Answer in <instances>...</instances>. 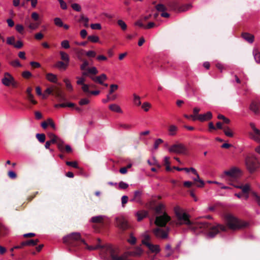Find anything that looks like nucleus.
<instances>
[{"mask_svg": "<svg viewBox=\"0 0 260 260\" xmlns=\"http://www.w3.org/2000/svg\"><path fill=\"white\" fill-rule=\"evenodd\" d=\"M46 78L48 81L53 83H56L57 80L56 76L52 73L47 74Z\"/></svg>", "mask_w": 260, "mask_h": 260, "instance_id": "obj_37", "label": "nucleus"}, {"mask_svg": "<svg viewBox=\"0 0 260 260\" xmlns=\"http://www.w3.org/2000/svg\"><path fill=\"white\" fill-rule=\"evenodd\" d=\"M78 21L79 22H83L84 26L85 27H88L89 19L87 17H85L84 15L82 14L80 16V18L79 19Z\"/></svg>", "mask_w": 260, "mask_h": 260, "instance_id": "obj_39", "label": "nucleus"}, {"mask_svg": "<svg viewBox=\"0 0 260 260\" xmlns=\"http://www.w3.org/2000/svg\"><path fill=\"white\" fill-rule=\"evenodd\" d=\"M194 175L196 176V177L192 178V179L193 180V181H194V182L195 183H197V182L199 183V184H196L197 186L198 187H204V186L205 185V183H204L203 180H201L200 179L199 175L198 174V173H197V174H195Z\"/></svg>", "mask_w": 260, "mask_h": 260, "instance_id": "obj_26", "label": "nucleus"}, {"mask_svg": "<svg viewBox=\"0 0 260 260\" xmlns=\"http://www.w3.org/2000/svg\"><path fill=\"white\" fill-rule=\"evenodd\" d=\"M165 206L162 204H159L153 208L154 211L157 214H160L163 213Z\"/></svg>", "mask_w": 260, "mask_h": 260, "instance_id": "obj_33", "label": "nucleus"}, {"mask_svg": "<svg viewBox=\"0 0 260 260\" xmlns=\"http://www.w3.org/2000/svg\"><path fill=\"white\" fill-rule=\"evenodd\" d=\"M53 90L50 88H47L45 91H44V94L42 95L43 99H46L47 96V95L52 94Z\"/></svg>", "mask_w": 260, "mask_h": 260, "instance_id": "obj_50", "label": "nucleus"}, {"mask_svg": "<svg viewBox=\"0 0 260 260\" xmlns=\"http://www.w3.org/2000/svg\"><path fill=\"white\" fill-rule=\"evenodd\" d=\"M242 37L249 43H252L254 40V35L248 32H243L241 35Z\"/></svg>", "mask_w": 260, "mask_h": 260, "instance_id": "obj_21", "label": "nucleus"}, {"mask_svg": "<svg viewBox=\"0 0 260 260\" xmlns=\"http://www.w3.org/2000/svg\"><path fill=\"white\" fill-rule=\"evenodd\" d=\"M87 39L89 41L92 43H96L99 41V38L96 36H89L87 37Z\"/></svg>", "mask_w": 260, "mask_h": 260, "instance_id": "obj_42", "label": "nucleus"}, {"mask_svg": "<svg viewBox=\"0 0 260 260\" xmlns=\"http://www.w3.org/2000/svg\"><path fill=\"white\" fill-rule=\"evenodd\" d=\"M135 25L139 26V27L144 28L145 29H150L153 28L155 26V24L153 22H150L147 24V25H145L142 22V20H138V21H137L135 22Z\"/></svg>", "mask_w": 260, "mask_h": 260, "instance_id": "obj_20", "label": "nucleus"}, {"mask_svg": "<svg viewBox=\"0 0 260 260\" xmlns=\"http://www.w3.org/2000/svg\"><path fill=\"white\" fill-rule=\"evenodd\" d=\"M71 7L73 10L77 12H80L81 10V6L79 4L76 3L72 4Z\"/></svg>", "mask_w": 260, "mask_h": 260, "instance_id": "obj_58", "label": "nucleus"}, {"mask_svg": "<svg viewBox=\"0 0 260 260\" xmlns=\"http://www.w3.org/2000/svg\"><path fill=\"white\" fill-rule=\"evenodd\" d=\"M10 64L14 67H21L22 64L20 63L18 59H15L10 62Z\"/></svg>", "mask_w": 260, "mask_h": 260, "instance_id": "obj_47", "label": "nucleus"}, {"mask_svg": "<svg viewBox=\"0 0 260 260\" xmlns=\"http://www.w3.org/2000/svg\"><path fill=\"white\" fill-rule=\"evenodd\" d=\"M245 163L247 169L250 173L254 172L259 166V162L254 156H247Z\"/></svg>", "mask_w": 260, "mask_h": 260, "instance_id": "obj_5", "label": "nucleus"}, {"mask_svg": "<svg viewBox=\"0 0 260 260\" xmlns=\"http://www.w3.org/2000/svg\"><path fill=\"white\" fill-rule=\"evenodd\" d=\"M118 125L120 127H121L126 130H129L133 127V125L130 124L119 123Z\"/></svg>", "mask_w": 260, "mask_h": 260, "instance_id": "obj_44", "label": "nucleus"}, {"mask_svg": "<svg viewBox=\"0 0 260 260\" xmlns=\"http://www.w3.org/2000/svg\"><path fill=\"white\" fill-rule=\"evenodd\" d=\"M252 194L254 198V200L257 203V204L258 205V206H260V196L257 195L255 192H253L252 193Z\"/></svg>", "mask_w": 260, "mask_h": 260, "instance_id": "obj_64", "label": "nucleus"}, {"mask_svg": "<svg viewBox=\"0 0 260 260\" xmlns=\"http://www.w3.org/2000/svg\"><path fill=\"white\" fill-rule=\"evenodd\" d=\"M59 54L60 55V58L61 60L64 62H67V63H69L70 61L69 55L63 51H60Z\"/></svg>", "mask_w": 260, "mask_h": 260, "instance_id": "obj_38", "label": "nucleus"}, {"mask_svg": "<svg viewBox=\"0 0 260 260\" xmlns=\"http://www.w3.org/2000/svg\"><path fill=\"white\" fill-rule=\"evenodd\" d=\"M223 132L225 136L227 137L232 138L233 137L234 134L231 128L227 126H225L223 127Z\"/></svg>", "mask_w": 260, "mask_h": 260, "instance_id": "obj_36", "label": "nucleus"}, {"mask_svg": "<svg viewBox=\"0 0 260 260\" xmlns=\"http://www.w3.org/2000/svg\"><path fill=\"white\" fill-rule=\"evenodd\" d=\"M171 220V217L166 213L163 215L156 217L155 224L158 226H165L168 222Z\"/></svg>", "mask_w": 260, "mask_h": 260, "instance_id": "obj_8", "label": "nucleus"}, {"mask_svg": "<svg viewBox=\"0 0 260 260\" xmlns=\"http://www.w3.org/2000/svg\"><path fill=\"white\" fill-rule=\"evenodd\" d=\"M193 120H199L201 122L207 121L212 118V114L211 112H207L204 114L198 115L197 116L190 115Z\"/></svg>", "mask_w": 260, "mask_h": 260, "instance_id": "obj_13", "label": "nucleus"}, {"mask_svg": "<svg viewBox=\"0 0 260 260\" xmlns=\"http://www.w3.org/2000/svg\"><path fill=\"white\" fill-rule=\"evenodd\" d=\"M48 135L50 139V141L52 142V144H56L57 148L60 151H63L64 142L53 133H49Z\"/></svg>", "mask_w": 260, "mask_h": 260, "instance_id": "obj_9", "label": "nucleus"}, {"mask_svg": "<svg viewBox=\"0 0 260 260\" xmlns=\"http://www.w3.org/2000/svg\"><path fill=\"white\" fill-rule=\"evenodd\" d=\"M6 228L0 223V236H4L6 234Z\"/></svg>", "mask_w": 260, "mask_h": 260, "instance_id": "obj_62", "label": "nucleus"}, {"mask_svg": "<svg viewBox=\"0 0 260 260\" xmlns=\"http://www.w3.org/2000/svg\"><path fill=\"white\" fill-rule=\"evenodd\" d=\"M136 238L131 233L129 236V238L127 240V242L132 245H134L136 244Z\"/></svg>", "mask_w": 260, "mask_h": 260, "instance_id": "obj_48", "label": "nucleus"}, {"mask_svg": "<svg viewBox=\"0 0 260 260\" xmlns=\"http://www.w3.org/2000/svg\"><path fill=\"white\" fill-rule=\"evenodd\" d=\"M117 24L121 27L122 30H125L127 28V25L126 23L122 20H118L117 21Z\"/></svg>", "mask_w": 260, "mask_h": 260, "instance_id": "obj_43", "label": "nucleus"}, {"mask_svg": "<svg viewBox=\"0 0 260 260\" xmlns=\"http://www.w3.org/2000/svg\"><path fill=\"white\" fill-rule=\"evenodd\" d=\"M32 88L30 87H28L26 89V92L28 100L34 105L37 104V102L34 100V95L31 94Z\"/></svg>", "mask_w": 260, "mask_h": 260, "instance_id": "obj_23", "label": "nucleus"}, {"mask_svg": "<svg viewBox=\"0 0 260 260\" xmlns=\"http://www.w3.org/2000/svg\"><path fill=\"white\" fill-rule=\"evenodd\" d=\"M174 211L178 220L176 225L186 224L195 233L204 232L208 237L213 238L220 232H225L227 230V227L222 224L213 225L204 221L192 222L189 220V215L178 207L174 208Z\"/></svg>", "mask_w": 260, "mask_h": 260, "instance_id": "obj_1", "label": "nucleus"}, {"mask_svg": "<svg viewBox=\"0 0 260 260\" xmlns=\"http://www.w3.org/2000/svg\"><path fill=\"white\" fill-rule=\"evenodd\" d=\"M142 244L146 246L152 252L158 253L160 252V249L158 245H153L149 242L142 241Z\"/></svg>", "mask_w": 260, "mask_h": 260, "instance_id": "obj_14", "label": "nucleus"}, {"mask_svg": "<svg viewBox=\"0 0 260 260\" xmlns=\"http://www.w3.org/2000/svg\"><path fill=\"white\" fill-rule=\"evenodd\" d=\"M135 256H140L143 253V250L140 247H137L134 251Z\"/></svg>", "mask_w": 260, "mask_h": 260, "instance_id": "obj_51", "label": "nucleus"}, {"mask_svg": "<svg viewBox=\"0 0 260 260\" xmlns=\"http://www.w3.org/2000/svg\"><path fill=\"white\" fill-rule=\"evenodd\" d=\"M156 9L158 11L165 12L167 10V8L162 4H158L155 6Z\"/></svg>", "mask_w": 260, "mask_h": 260, "instance_id": "obj_46", "label": "nucleus"}, {"mask_svg": "<svg viewBox=\"0 0 260 260\" xmlns=\"http://www.w3.org/2000/svg\"><path fill=\"white\" fill-rule=\"evenodd\" d=\"M134 96V104L138 106H139L141 105V102L140 101V97L137 95L136 94L134 93L133 94Z\"/></svg>", "mask_w": 260, "mask_h": 260, "instance_id": "obj_41", "label": "nucleus"}, {"mask_svg": "<svg viewBox=\"0 0 260 260\" xmlns=\"http://www.w3.org/2000/svg\"><path fill=\"white\" fill-rule=\"evenodd\" d=\"M168 6L171 10L178 12L179 6L178 2L177 1H173L172 2H170L168 4Z\"/></svg>", "mask_w": 260, "mask_h": 260, "instance_id": "obj_22", "label": "nucleus"}, {"mask_svg": "<svg viewBox=\"0 0 260 260\" xmlns=\"http://www.w3.org/2000/svg\"><path fill=\"white\" fill-rule=\"evenodd\" d=\"M117 226L122 231H125L129 227L127 221L123 217H118L116 218Z\"/></svg>", "mask_w": 260, "mask_h": 260, "instance_id": "obj_11", "label": "nucleus"}, {"mask_svg": "<svg viewBox=\"0 0 260 260\" xmlns=\"http://www.w3.org/2000/svg\"><path fill=\"white\" fill-rule=\"evenodd\" d=\"M90 78L95 82L100 84H104L103 81L107 79V76L105 74H102L99 76H90Z\"/></svg>", "mask_w": 260, "mask_h": 260, "instance_id": "obj_19", "label": "nucleus"}, {"mask_svg": "<svg viewBox=\"0 0 260 260\" xmlns=\"http://www.w3.org/2000/svg\"><path fill=\"white\" fill-rule=\"evenodd\" d=\"M150 107L151 104L148 102H145L142 105V108L146 112L148 111Z\"/></svg>", "mask_w": 260, "mask_h": 260, "instance_id": "obj_57", "label": "nucleus"}, {"mask_svg": "<svg viewBox=\"0 0 260 260\" xmlns=\"http://www.w3.org/2000/svg\"><path fill=\"white\" fill-rule=\"evenodd\" d=\"M66 164L67 166H71L74 168H78V165L76 161H67Z\"/></svg>", "mask_w": 260, "mask_h": 260, "instance_id": "obj_56", "label": "nucleus"}, {"mask_svg": "<svg viewBox=\"0 0 260 260\" xmlns=\"http://www.w3.org/2000/svg\"><path fill=\"white\" fill-rule=\"evenodd\" d=\"M58 102H62L67 101V98L63 92L59 88H57L53 93Z\"/></svg>", "mask_w": 260, "mask_h": 260, "instance_id": "obj_16", "label": "nucleus"}, {"mask_svg": "<svg viewBox=\"0 0 260 260\" xmlns=\"http://www.w3.org/2000/svg\"><path fill=\"white\" fill-rule=\"evenodd\" d=\"M77 83L82 85V89L84 93L89 92V85L84 83L85 79L83 77H78Z\"/></svg>", "mask_w": 260, "mask_h": 260, "instance_id": "obj_18", "label": "nucleus"}, {"mask_svg": "<svg viewBox=\"0 0 260 260\" xmlns=\"http://www.w3.org/2000/svg\"><path fill=\"white\" fill-rule=\"evenodd\" d=\"M148 215V212L146 211H138L136 213L137 217V220L138 221H141L144 218L146 217Z\"/></svg>", "mask_w": 260, "mask_h": 260, "instance_id": "obj_28", "label": "nucleus"}, {"mask_svg": "<svg viewBox=\"0 0 260 260\" xmlns=\"http://www.w3.org/2000/svg\"><path fill=\"white\" fill-rule=\"evenodd\" d=\"M253 55L255 62L257 63H260V52L257 49L253 50Z\"/></svg>", "mask_w": 260, "mask_h": 260, "instance_id": "obj_34", "label": "nucleus"}, {"mask_svg": "<svg viewBox=\"0 0 260 260\" xmlns=\"http://www.w3.org/2000/svg\"><path fill=\"white\" fill-rule=\"evenodd\" d=\"M171 153H175L179 154L186 155L187 153L186 147L181 143H177L172 145L169 149Z\"/></svg>", "mask_w": 260, "mask_h": 260, "instance_id": "obj_6", "label": "nucleus"}, {"mask_svg": "<svg viewBox=\"0 0 260 260\" xmlns=\"http://www.w3.org/2000/svg\"><path fill=\"white\" fill-rule=\"evenodd\" d=\"M15 41V38L14 36H12L10 37H8L7 39V43L10 45H14Z\"/></svg>", "mask_w": 260, "mask_h": 260, "instance_id": "obj_55", "label": "nucleus"}, {"mask_svg": "<svg viewBox=\"0 0 260 260\" xmlns=\"http://www.w3.org/2000/svg\"><path fill=\"white\" fill-rule=\"evenodd\" d=\"M36 137L38 140L41 143L45 141L46 136L44 134H37Z\"/></svg>", "mask_w": 260, "mask_h": 260, "instance_id": "obj_40", "label": "nucleus"}, {"mask_svg": "<svg viewBox=\"0 0 260 260\" xmlns=\"http://www.w3.org/2000/svg\"><path fill=\"white\" fill-rule=\"evenodd\" d=\"M83 52H84L83 50H81L78 51V58L80 61L83 62V63L80 66V69L82 71H85V70L86 71L87 70L86 67L89 66V62L86 59L83 58L81 56V55L83 54Z\"/></svg>", "mask_w": 260, "mask_h": 260, "instance_id": "obj_15", "label": "nucleus"}, {"mask_svg": "<svg viewBox=\"0 0 260 260\" xmlns=\"http://www.w3.org/2000/svg\"><path fill=\"white\" fill-rule=\"evenodd\" d=\"M22 76L24 78L28 79L32 76V74L30 72L26 71L22 73Z\"/></svg>", "mask_w": 260, "mask_h": 260, "instance_id": "obj_61", "label": "nucleus"}, {"mask_svg": "<svg viewBox=\"0 0 260 260\" xmlns=\"http://www.w3.org/2000/svg\"><path fill=\"white\" fill-rule=\"evenodd\" d=\"M109 108L111 111H112L113 112H117V113H122V111L121 108L119 106H118L117 104H111L109 106Z\"/></svg>", "mask_w": 260, "mask_h": 260, "instance_id": "obj_24", "label": "nucleus"}, {"mask_svg": "<svg viewBox=\"0 0 260 260\" xmlns=\"http://www.w3.org/2000/svg\"><path fill=\"white\" fill-rule=\"evenodd\" d=\"M224 175L225 176V180L229 182L230 184L236 188L241 189L243 193H249L250 186L248 184L243 185L238 182V180L241 175V171L239 169L233 167L229 170L225 171Z\"/></svg>", "mask_w": 260, "mask_h": 260, "instance_id": "obj_2", "label": "nucleus"}, {"mask_svg": "<svg viewBox=\"0 0 260 260\" xmlns=\"http://www.w3.org/2000/svg\"><path fill=\"white\" fill-rule=\"evenodd\" d=\"M61 46L64 49H68L70 47L69 42L68 40H63L61 43Z\"/></svg>", "mask_w": 260, "mask_h": 260, "instance_id": "obj_59", "label": "nucleus"}, {"mask_svg": "<svg viewBox=\"0 0 260 260\" xmlns=\"http://www.w3.org/2000/svg\"><path fill=\"white\" fill-rule=\"evenodd\" d=\"M118 88V86L116 84H111L110 86V90L109 92V94H112L115 90H116Z\"/></svg>", "mask_w": 260, "mask_h": 260, "instance_id": "obj_52", "label": "nucleus"}, {"mask_svg": "<svg viewBox=\"0 0 260 260\" xmlns=\"http://www.w3.org/2000/svg\"><path fill=\"white\" fill-rule=\"evenodd\" d=\"M54 22L55 24L57 26L61 27L63 26V22L61 19L57 17L54 18Z\"/></svg>", "mask_w": 260, "mask_h": 260, "instance_id": "obj_54", "label": "nucleus"}, {"mask_svg": "<svg viewBox=\"0 0 260 260\" xmlns=\"http://www.w3.org/2000/svg\"><path fill=\"white\" fill-rule=\"evenodd\" d=\"M39 242V240L37 239H30L28 240H26L24 241L23 245H26V246H35L37 245V244Z\"/></svg>", "mask_w": 260, "mask_h": 260, "instance_id": "obj_32", "label": "nucleus"}, {"mask_svg": "<svg viewBox=\"0 0 260 260\" xmlns=\"http://www.w3.org/2000/svg\"><path fill=\"white\" fill-rule=\"evenodd\" d=\"M3 84L6 86H9L12 85L14 87H16V83L15 81L14 78L9 73H5L4 77L2 80Z\"/></svg>", "mask_w": 260, "mask_h": 260, "instance_id": "obj_10", "label": "nucleus"}, {"mask_svg": "<svg viewBox=\"0 0 260 260\" xmlns=\"http://www.w3.org/2000/svg\"><path fill=\"white\" fill-rule=\"evenodd\" d=\"M224 220L230 229L237 230L248 227L249 223L240 220L230 214L224 215Z\"/></svg>", "mask_w": 260, "mask_h": 260, "instance_id": "obj_4", "label": "nucleus"}, {"mask_svg": "<svg viewBox=\"0 0 260 260\" xmlns=\"http://www.w3.org/2000/svg\"><path fill=\"white\" fill-rule=\"evenodd\" d=\"M55 108H65V107H70V108H75V104L72 103H60L56 104L54 106Z\"/></svg>", "mask_w": 260, "mask_h": 260, "instance_id": "obj_25", "label": "nucleus"}, {"mask_svg": "<svg viewBox=\"0 0 260 260\" xmlns=\"http://www.w3.org/2000/svg\"><path fill=\"white\" fill-rule=\"evenodd\" d=\"M69 63H67L66 62H63L61 61H58L56 62L55 66V67L58 68L59 69H63L66 70L68 66Z\"/></svg>", "mask_w": 260, "mask_h": 260, "instance_id": "obj_29", "label": "nucleus"}, {"mask_svg": "<svg viewBox=\"0 0 260 260\" xmlns=\"http://www.w3.org/2000/svg\"><path fill=\"white\" fill-rule=\"evenodd\" d=\"M141 194V191L139 190L135 191L134 192V197L131 200V201H137V202H140Z\"/></svg>", "mask_w": 260, "mask_h": 260, "instance_id": "obj_35", "label": "nucleus"}, {"mask_svg": "<svg viewBox=\"0 0 260 260\" xmlns=\"http://www.w3.org/2000/svg\"><path fill=\"white\" fill-rule=\"evenodd\" d=\"M169 230L170 229L169 228H167V231L157 228L153 230V232L156 237L161 239H166L168 237Z\"/></svg>", "mask_w": 260, "mask_h": 260, "instance_id": "obj_12", "label": "nucleus"}, {"mask_svg": "<svg viewBox=\"0 0 260 260\" xmlns=\"http://www.w3.org/2000/svg\"><path fill=\"white\" fill-rule=\"evenodd\" d=\"M165 250L167 252L165 256L167 257L171 256L175 252V250L172 248L169 244L166 245Z\"/></svg>", "mask_w": 260, "mask_h": 260, "instance_id": "obj_27", "label": "nucleus"}, {"mask_svg": "<svg viewBox=\"0 0 260 260\" xmlns=\"http://www.w3.org/2000/svg\"><path fill=\"white\" fill-rule=\"evenodd\" d=\"M249 108L250 110H251L255 114H259L260 111V102L258 101H252Z\"/></svg>", "mask_w": 260, "mask_h": 260, "instance_id": "obj_17", "label": "nucleus"}, {"mask_svg": "<svg viewBox=\"0 0 260 260\" xmlns=\"http://www.w3.org/2000/svg\"><path fill=\"white\" fill-rule=\"evenodd\" d=\"M40 25V23L36 22V23H30L28 25V28L31 30H35L38 28Z\"/></svg>", "mask_w": 260, "mask_h": 260, "instance_id": "obj_53", "label": "nucleus"}, {"mask_svg": "<svg viewBox=\"0 0 260 260\" xmlns=\"http://www.w3.org/2000/svg\"><path fill=\"white\" fill-rule=\"evenodd\" d=\"M178 128L175 125H170L168 128L169 134L170 136H175L178 131Z\"/></svg>", "mask_w": 260, "mask_h": 260, "instance_id": "obj_30", "label": "nucleus"}, {"mask_svg": "<svg viewBox=\"0 0 260 260\" xmlns=\"http://www.w3.org/2000/svg\"><path fill=\"white\" fill-rule=\"evenodd\" d=\"M104 218L105 216L100 215L94 216L91 218L90 220L92 222L98 224V225H93V228L98 232L101 228H103L106 224Z\"/></svg>", "mask_w": 260, "mask_h": 260, "instance_id": "obj_7", "label": "nucleus"}, {"mask_svg": "<svg viewBox=\"0 0 260 260\" xmlns=\"http://www.w3.org/2000/svg\"><path fill=\"white\" fill-rule=\"evenodd\" d=\"M192 8L190 4H184L179 6L178 12H184L190 10Z\"/></svg>", "mask_w": 260, "mask_h": 260, "instance_id": "obj_31", "label": "nucleus"}, {"mask_svg": "<svg viewBox=\"0 0 260 260\" xmlns=\"http://www.w3.org/2000/svg\"><path fill=\"white\" fill-rule=\"evenodd\" d=\"M63 242L64 244L71 247H79L81 244H83L85 246V248L89 250H93L101 248H103L100 244L97 245L89 246L86 242L81 238L80 233L73 232L64 236L63 238Z\"/></svg>", "mask_w": 260, "mask_h": 260, "instance_id": "obj_3", "label": "nucleus"}, {"mask_svg": "<svg viewBox=\"0 0 260 260\" xmlns=\"http://www.w3.org/2000/svg\"><path fill=\"white\" fill-rule=\"evenodd\" d=\"M16 30L20 34H22L24 30V27L21 24H17L15 26Z\"/></svg>", "mask_w": 260, "mask_h": 260, "instance_id": "obj_60", "label": "nucleus"}, {"mask_svg": "<svg viewBox=\"0 0 260 260\" xmlns=\"http://www.w3.org/2000/svg\"><path fill=\"white\" fill-rule=\"evenodd\" d=\"M8 175L9 178H10L11 179H15L17 177L16 173L15 172L12 171H9L8 172Z\"/></svg>", "mask_w": 260, "mask_h": 260, "instance_id": "obj_63", "label": "nucleus"}, {"mask_svg": "<svg viewBox=\"0 0 260 260\" xmlns=\"http://www.w3.org/2000/svg\"><path fill=\"white\" fill-rule=\"evenodd\" d=\"M86 71H88V72L89 73V74L96 75L98 73V70L94 67L90 68H88V69H87Z\"/></svg>", "mask_w": 260, "mask_h": 260, "instance_id": "obj_49", "label": "nucleus"}, {"mask_svg": "<svg viewBox=\"0 0 260 260\" xmlns=\"http://www.w3.org/2000/svg\"><path fill=\"white\" fill-rule=\"evenodd\" d=\"M63 82L66 84V86L67 89L69 91H72L73 90V87H72V85H71L69 80L68 79H64L63 80Z\"/></svg>", "mask_w": 260, "mask_h": 260, "instance_id": "obj_45", "label": "nucleus"}]
</instances>
